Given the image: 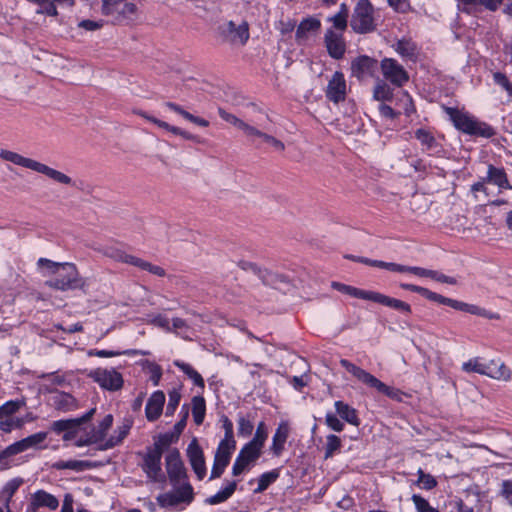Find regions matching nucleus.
I'll use <instances>...</instances> for the list:
<instances>
[{"label": "nucleus", "mask_w": 512, "mask_h": 512, "mask_svg": "<svg viewBox=\"0 0 512 512\" xmlns=\"http://www.w3.org/2000/svg\"><path fill=\"white\" fill-rule=\"evenodd\" d=\"M39 268L43 269L44 276H53L46 281V285L61 291L84 290L86 281L83 279L73 263H58L47 258H39Z\"/></svg>", "instance_id": "f257e3e1"}, {"label": "nucleus", "mask_w": 512, "mask_h": 512, "mask_svg": "<svg viewBox=\"0 0 512 512\" xmlns=\"http://www.w3.org/2000/svg\"><path fill=\"white\" fill-rule=\"evenodd\" d=\"M400 287L404 290H408L411 292H416L425 297L426 299L430 301L437 302L439 304L447 305L455 310L463 311L472 315L481 316L487 319H494L498 320L500 318V315L498 313H494L491 311L486 310L485 308L479 307L474 304H469L466 302H462L456 299L448 298L445 296H442L438 293L432 292L427 288L417 286L414 284H408V283H401Z\"/></svg>", "instance_id": "f03ea898"}, {"label": "nucleus", "mask_w": 512, "mask_h": 512, "mask_svg": "<svg viewBox=\"0 0 512 512\" xmlns=\"http://www.w3.org/2000/svg\"><path fill=\"white\" fill-rule=\"evenodd\" d=\"M220 421L224 429V438L219 442L216 449L210 480L221 477L236 448L232 421L225 415L221 416Z\"/></svg>", "instance_id": "7ed1b4c3"}, {"label": "nucleus", "mask_w": 512, "mask_h": 512, "mask_svg": "<svg viewBox=\"0 0 512 512\" xmlns=\"http://www.w3.org/2000/svg\"><path fill=\"white\" fill-rule=\"evenodd\" d=\"M445 113L449 116L455 128L465 134L483 138H490L495 135L492 126L478 120L464 110L453 107H444Z\"/></svg>", "instance_id": "20e7f679"}, {"label": "nucleus", "mask_w": 512, "mask_h": 512, "mask_svg": "<svg viewBox=\"0 0 512 512\" xmlns=\"http://www.w3.org/2000/svg\"><path fill=\"white\" fill-rule=\"evenodd\" d=\"M193 499V489L189 482L175 485L157 497L159 505L166 509L177 510L188 505Z\"/></svg>", "instance_id": "39448f33"}, {"label": "nucleus", "mask_w": 512, "mask_h": 512, "mask_svg": "<svg viewBox=\"0 0 512 512\" xmlns=\"http://www.w3.org/2000/svg\"><path fill=\"white\" fill-rule=\"evenodd\" d=\"M462 369L465 372H475L481 375H486L497 380H510L511 371L502 362L492 360L489 363H484L480 358H473L464 362Z\"/></svg>", "instance_id": "423d86ee"}, {"label": "nucleus", "mask_w": 512, "mask_h": 512, "mask_svg": "<svg viewBox=\"0 0 512 512\" xmlns=\"http://www.w3.org/2000/svg\"><path fill=\"white\" fill-rule=\"evenodd\" d=\"M340 365L345 368L349 373H351L358 381L367 385L368 387L374 388L379 393H382L392 399L398 397V391L394 388L386 385L378 378H376L371 373L362 369L361 367L356 366L346 359L340 360Z\"/></svg>", "instance_id": "0eeeda50"}, {"label": "nucleus", "mask_w": 512, "mask_h": 512, "mask_svg": "<svg viewBox=\"0 0 512 512\" xmlns=\"http://www.w3.org/2000/svg\"><path fill=\"white\" fill-rule=\"evenodd\" d=\"M374 7L369 0H359L354 8L350 26L356 32L365 34L375 28Z\"/></svg>", "instance_id": "6e6552de"}, {"label": "nucleus", "mask_w": 512, "mask_h": 512, "mask_svg": "<svg viewBox=\"0 0 512 512\" xmlns=\"http://www.w3.org/2000/svg\"><path fill=\"white\" fill-rule=\"evenodd\" d=\"M136 12V5L127 0H102V13L117 22L133 20Z\"/></svg>", "instance_id": "1a4fd4ad"}, {"label": "nucleus", "mask_w": 512, "mask_h": 512, "mask_svg": "<svg viewBox=\"0 0 512 512\" xmlns=\"http://www.w3.org/2000/svg\"><path fill=\"white\" fill-rule=\"evenodd\" d=\"M89 378L107 391H118L123 387L122 374L115 368H96L89 372Z\"/></svg>", "instance_id": "9d476101"}, {"label": "nucleus", "mask_w": 512, "mask_h": 512, "mask_svg": "<svg viewBox=\"0 0 512 512\" xmlns=\"http://www.w3.org/2000/svg\"><path fill=\"white\" fill-rule=\"evenodd\" d=\"M261 455V451L245 444L239 451L233 466V476H241L250 471L256 464Z\"/></svg>", "instance_id": "9b49d317"}, {"label": "nucleus", "mask_w": 512, "mask_h": 512, "mask_svg": "<svg viewBox=\"0 0 512 512\" xmlns=\"http://www.w3.org/2000/svg\"><path fill=\"white\" fill-rule=\"evenodd\" d=\"M381 72L387 81L397 87L403 86L409 80L404 67L392 58H384L381 61Z\"/></svg>", "instance_id": "f8f14e48"}, {"label": "nucleus", "mask_w": 512, "mask_h": 512, "mask_svg": "<svg viewBox=\"0 0 512 512\" xmlns=\"http://www.w3.org/2000/svg\"><path fill=\"white\" fill-rule=\"evenodd\" d=\"M186 455L190 466L198 479H203L207 475V467L205 463L204 452L200 447L196 438L188 444Z\"/></svg>", "instance_id": "ddd939ff"}, {"label": "nucleus", "mask_w": 512, "mask_h": 512, "mask_svg": "<svg viewBox=\"0 0 512 512\" xmlns=\"http://www.w3.org/2000/svg\"><path fill=\"white\" fill-rule=\"evenodd\" d=\"M414 135L420 142L422 150L428 155L440 157L444 154L442 143L429 129L419 128L415 131Z\"/></svg>", "instance_id": "4468645a"}, {"label": "nucleus", "mask_w": 512, "mask_h": 512, "mask_svg": "<svg viewBox=\"0 0 512 512\" xmlns=\"http://www.w3.org/2000/svg\"><path fill=\"white\" fill-rule=\"evenodd\" d=\"M165 467L170 480H185L187 478V469L178 449L174 448L168 451L165 457Z\"/></svg>", "instance_id": "2eb2a0df"}, {"label": "nucleus", "mask_w": 512, "mask_h": 512, "mask_svg": "<svg viewBox=\"0 0 512 512\" xmlns=\"http://www.w3.org/2000/svg\"><path fill=\"white\" fill-rule=\"evenodd\" d=\"M325 46L328 54L334 59H341L346 50L343 33H338L333 29H328L324 36Z\"/></svg>", "instance_id": "dca6fc26"}, {"label": "nucleus", "mask_w": 512, "mask_h": 512, "mask_svg": "<svg viewBox=\"0 0 512 512\" xmlns=\"http://www.w3.org/2000/svg\"><path fill=\"white\" fill-rule=\"evenodd\" d=\"M346 96V81L341 72L336 71L332 78L329 80L326 97L334 102L339 103L345 99Z\"/></svg>", "instance_id": "f3484780"}, {"label": "nucleus", "mask_w": 512, "mask_h": 512, "mask_svg": "<svg viewBox=\"0 0 512 512\" xmlns=\"http://www.w3.org/2000/svg\"><path fill=\"white\" fill-rule=\"evenodd\" d=\"M223 31L227 34L230 42L234 44L244 45L249 39V26L246 21H242L238 25L229 21Z\"/></svg>", "instance_id": "a211bd4d"}, {"label": "nucleus", "mask_w": 512, "mask_h": 512, "mask_svg": "<svg viewBox=\"0 0 512 512\" xmlns=\"http://www.w3.org/2000/svg\"><path fill=\"white\" fill-rule=\"evenodd\" d=\"M164 404V392L161 390L154 391L149 397L145 407V416L147 420L150 422L157 420L162 414Z\"/></svg>", "instance_id": "6ab92c4d"}, {"label": "nucleus", "mask_w": 512, "mask_h": 512, "mask_svg": "<svg viewBox=\"0 0 512 512\" xmlns=\"http://www.w3.org/2000/svg\"><path fill=\"white\" fill-rule=\"evenodd\" d=\"M59 506L58 499L43 490L36 491L31 497V503L28 512H35L39 507H46L50 510H56Z\"/></svg>", "instance_id": "aec40b11"}, {"label": "nucleus", "mask_w": 512, "mask_h": 512, "mask_svg": "<svg viewBox=\"0 0 512 512\" xmlns=\"http://www.w3.org/2000/svg\"><path fill=\"white\" fill-rule=\"evenodd\" d=\"M290 427L288 422L281 421L272 437L270 450L273 455L280 456L284 450L285 443L289 437Z\"/></svg>", "instance_id": "412c9836"}, {"label": "nucleus", "mask_w": 512, "mask_h": 512, "mask_svg": "<svg viewBox=\"0 0 512 512\" xmlns=\"http://www.w3.org/2000/svg\"><path fill=\"white\" fill-rule=\"evenodd\" d=\"M51 404L56 410L62 412L74 411L79 407L77 400L66 392H55L51 396Z\"/></svg>", "instance_id": "4be33fe9"}, {"label": "nucleus", "mask_w": 512, "mask_h": 512, "mask_svg": "<svg viewBox=\"0 0 512 512\" xmlns=\"http://www.w3.org/2000/svg\"><path fill=\"white\" fill-rule=\"evenodd\" d=\"M94 413L95 409L93 408L90 409L87 413H85L82 417L54 421L51 424V429L58 434L64 433L66 430L72 429L75 426H81L84 422L89 421Z\"/></svg>", "instance_id": "5701e85b"}, {"label": "nucleus", "mask_w": 512, "mask_h": 512, "mask_svg": "<svg viewBox=\"0 0 512 512\" xmlns=\"http://www.w3.org/2000/svg\"><path fill=\"white\" fill-rule=\"evenodd\" d=\"M370 301L382 304L384 306L393 308L395 310H398V311H401V312H404L407 314L411 313V306L408 303H406L402 300H398V299L386 296V295L376 292V291L372 292Z\"/></svg>", "instance_id": "b1692460"}, {"label": "nucleus", "mask_w": 512, "mask_h": 512, "mask_svg": "<svg viewBox=\"0 0 512 512\" xmlns=\"http://www.w3.org/2000/svg\"><path fill=\"white\" fill-rule=\"evenodd\" d=\"M0 158L4 161L30 169L32 171H35L38 164V161L34 159L24 157L19 153L5 149L0 150Z\"/></svg>", "instance_id": "393cba45"}, {"label": "nucleus", "mask_w": 512, "mask_h": 512, "mask_svg": "<svg viewBox=\"0 0 512 512\" xmlns=\"http://www.w3.org/2000/svg\"><path fill=\"white\" fill-rule=\"evenodd\" d=\"M485 180H487L488 183L496 185L499 188V190L512 189V186L508 181L507 174L503 168H498L493 165H489Z\"/></svg>", "instance_id": "a878e982"}, {"label": "nucleus", "mask_w": 512, "mask_h": 512, "mask_svg": "<svg viewBox=\"0 0 512 512\" xmlns=\"http://www.w3.org/2000/svg\"><path fill=\"white\" fill-rule=\"evenodd\" d=\"M132 424V420L124 419L122 424L115 429L113 435H111L107 441L101 445V449H110L120 444L129 434Z\"/></svg>", "instance_id": "bb28decb"}, {"label": "nucleus", "mask_w": 512, "mask_h": 512, "mask_svg": "<svg viewBox=\"0 0 512 512\" xmlns=\"http://www.w3.org/2000/svg\"><path fill=\"white\" fill-rule=\"evenodd\" d=\"M458 5L463 8L467 13L475 11L478 7L482 6L489 11H496L503 0H457Z\"/></svg>", "instance_id": "cd10ccee"}, {"label": "nucleus", "mask_w": 512, "mask_h": 512, "mask_svg": "<svg viewBox=\"0 0 512 512\" xmlns=\"http://www.w3.org/2000/svg\"><path fill=\"white\" fill-rule=\"evenodd\" d=\"M162 454L159 450L151 449L144 457V470L148 477L155 478L161 470Z\"/></svg>", "instance_id": "c85d7f7f"}, {"label": "nucleus", "mask_w": 512, "mask_h": 512, "mask_svg": "<svg viewBox=\"0 0 512 512\" xmlns=\"http://www.w3.org/2000/svg\"><path fill=\"white\" fill-rule=\"evenodd\" d=\"M331 287L350 297L370 301L372 290H363L354 286L346 285L340 282H332Z\"/></svg>", "instance_id": "c756f323"}, {"label": "nucleus", "mask_w": 512, "mask_h": 512, "mask_svg": "<svg viewBox=\"0 0 512 512\" xmlns=\"http://www.w3.org/2000/svg\"><path fill=\"white\" fill-rule=\"evenodd\" d=\"M35 172L43 174V175L47 176L48 178H50L60 184H64V185H72L73 184L72 179L68 175H66L63 172L58 171L54 168H51L39 161H38L37 167L35 169Z\"/></svg>", "instance_id": "7c9ffc66"}, {"label": "nucleus", "mask_w": 512, "mask_h": 512, "mask_svg": "<svg viewBox=\"0 0 512 512\" xmlns=\"http://www.w3.org/2000/svg\"><path fill=\"white\" fill-rule=\"evenodd\" d=\"M334 407L336 410V413L340 416L341 419L348 422L351 425L358 426L360 424V420L357 415V411L348 405L347 403H344L343 401H336L334 403Z\"/></svg>", "instance_id": "2f4dec72"}, {"label": "nucleus", "mask_w": 512, "mask_h": 512, "mask_svg": "<svg viewBox=\"0 0 512 512\" xmlns=\"http://www.w3.org/2000/svg\"><path fill=\"white\" fill-rule=\"evenodd\" d=\"M97 250L103 255L112 258L115 261L123 262L126 264H130V258H133V255L125 253L120 248L114 245H103L97 248Z\"/></svg>", "instance_id": "473e14b6"}, {"label": "nucleus", "mask_w": 512, "mask_h": 512, "mask_svg": "<svg viewBox=\"0 0 512 512\" xmlns=\"http://www.w3.org/2000/svg\"><path fill=\"white\" fill-rule=\"evenodd\" d=\"M321 27V22L317 18L308 17L303 19L297 27L296 39L302 41L306 39L307 34L311 31H317Z\"/></svg>", "instance_id": "72a5a7b5"}, {"label": "nucleus", "mask_w": 512, "mask_h": 512, "mask_svg": "<svg viewBox=\"0 0 512 512\" xmlns=\"http://www.w3.org/2000/svg\"><path fill=\"white\" fill-rule=\"evenodd\" d=\"M373 65H374V61L371 58H369L368 56L358 57L357 59H355L352 62V65H351L352 73L356 77L362 78L371 71V69L373 68Z\"/></svg>", "instance_id": "f704fd0d"}, {"label": "nucleus", "mask_w": 512, "mask_h": 512, "mask_svg": "<svg viewBox=\"0 0 512 512\" xmlns=\"http://www.w3.org/2000/svg\"><path fill=\"white\" fill-rule=\"evenodd\" d=\"M165 106L167 108H169L170 110H172L173 112L181 115L184 119L198 125V126H201V127H208L209 126V122L204 119V118H201V117H198V116H194L193 114L189 113L188 111L184 110L180 105L176 104V103H173V102H167L165 104Z\"/></svg>", "instance_id": "c9c22d12"}, {"label": "nucleus", "mask_w": 512, "mask_h": 512, "mask_svg": "<svg viewBox=\"0 0 512 512\" xmlns=\"http://www.w3.org/2000/svg\"><path fill=\"white\" fill-rule=\"evenodd\" d=\"M26 450L27 448L24 444L23 439L6 447L3 451L0 452V469L3 470L8 467V464L6 462H3L4 460L16 454L22 453Z\"/></svg>", "instance_id": "e433bc0d"}, {"label": "nucleus", "mask_w": 512, "mask_h": 512, "mask_svg": "<svg viewBox=\"0 0 512 512\" xmlns=\"http://www.w3.org/2000/svg\"><path fill=\"white\" fill-rule=\"evenodd\" d=\"M190 327L186 320L180 317L172 318L169 333H174L184 340H191L189 336Z\"/></svg>", "instance_id": "4c0bfd02"}, {"label": "nucleus", "mask_w": 512, "mask_h": 512, "mask_svg": "<svg viewBox=\"0 0 512 512\" xmlns=\"http://www.w3.org/2000/svg\"><path fill=\"white\" fill-rule=\"evenodd\" d=\"M206 403L202 396H194L192 398V415L195 424L201 425L205 418Z\"/></svg>", "instance_id": "58836bf2"}, {"label": "nucleus", "mask_w": 512, "mask_h": 512, "mask_svg": "<svg viewBox=\"0 0 512 512\" xmlns=\"http://www.w3.org/2000/svg\"><path fill=\"white\" fill-rule=\"evenodd\" d=\"M130 260H131L130 265L136 266V267L140 268L141 270L148 271L149 273L154 274L159 277L165 276V270L158 265H154V264L147 262V261H145L141 258H138L136 256H133V258H130Z\"/></svg>", "instance_id": "ea45409f"}, {"label": "nucleus", "mask_w": 512, "mask_h": 512, "mask_svg": "<svg viewBox=\"0 0 512 512\" xmlns=\"http://www.w3.org/2000/svg\"><path fill=\"white\" fill-rule=\"evenodd\" d=\"M105 434L102 433L97 427H94L88 432L85 437L81 436L75 441L77 447H83L89 444L99 443L103 441Z\"/></svg>", "instance_id": "a19ab883"}, {"label": "nucleus", "mask_w": 512, "mask_h": 512, "mask_svg": "<svg viewBox=\"0 0 512 512\" xmlns=\"http://www.w3.org/2000/svg\"><path fill=\"white\" fill-rule=\"evenodd\" d=\"M26 405L25 399L9 400L0 406V418L14 416Z\"/></svg>", "instance_id": "79ce46f5"}, {"label": "nucleus", "mask_w": 512, "mask_h": 512, "mask_svg": "<svg viewBox=\"0 0 512 512\" xmlns=\"http://www.w3.org/2000/svg\"><path fill=\"white\" fill-rule=\"evenodd\" d=\"M26 421V419L15 415L0 418V430L5 433H10L12 430L22 428Z\"/></svg>", "instance_id": "37998d69"}, {"label": "nucleus", "mask_w": 512, "mask_h": 512, "mask_svg": "<svg viewBox=\"0 0 512 512\" xmlns=\"http://www.w3.org/2000/svg\"><path fill=\"white\" fill-rule=\"evenodd\" d=\"M373 97L377 101H390L393 97V90L384 80H379L374 87Z\"/></svg>", "instance_id": "c03bdc74"}, {"label": "nucleus", "mask_w": 512, "mask_h": 512, "mask_svg": "<svg viewBox=\"0 0 512 512\" xmlns=\"http://www.w3.org/2000/svg\"><path fill=\"white\" fill-rule=\"evenodd\" d=\"M236 490V482H230L223 489L218 491L216 494L210 496L206 499V502L209 504H219L226 501Z\"/></svg>", "instance_id": "a18cd8bd"}, {"label": "nucleus", "mask_w": 512, "mask_h": 512, "mask_svg": "<svg viewBox=\"0 0 512 512\" xmlns=\"http://www.w3.org/2000/svg\"><path fill=\"white\" fill-rule=\"evenodd\" d=\"M268 433L266 429V425L264 422H260L256 428V432L252 440H250L247 445L262 451V448L264 446V443L267 439Z\"/></svg>", "instance_id": "49530a36"}, {"label": "nucleus", "mask_w": 512, "mask_h": 512, "mask_svg": "<svg viewBox=\"0 0 512 512\" xmlns=\"http://www.w3.org/2000/svg\"><path fill=\"white\" fill-rule=\"evenodd\" d=\"M395 51L404 58L412 59L416 55V45L410 40L402 39L395 44Z\"/></svg>", "instance_id": "de8ad7c7"}, {"label": "nucleus", "mask_w": 512, "mask_h": 512, "mask_svg": "<svg viewBox=\"0 0 512 512\" xmlns=\"http://www.w3.org/2000/svg\"><path fill=\"white\" fill-rule=\"evenodd\" d=\"M47 436H48L47 432L41 431V432L32 434L26 438H23V441H24V444H25L27 450L28 449H41V448L45 447L43 445V443L47 439Z\"/></svg>", "instance_id": "09e8293b"}, {"label": "nucleus", "mask_w": 512, "mask_h": 512, "mask_svg": "<svg viewBox=\"0 0 512 512\" xmlns=\"http://www.w3.org/2000/svg\"><path fill=\"white\" fill-rule=\"evenodd\" d=\"M89 466L88 462L78 460L58 461L53 464V467L58 470L70 469L75 471H83Z\"/></svg>", "instance_id": "8fccbe9b"}, {"label": "nucleus", "mask_w": 512, "mask_h": 512, "mask_svg": "<svg viewBox=\"0 0 512 512\" xmlns=\"http://www.w3.org/2000/svg\"><path fill=\"white\" fill-rule=\"evenodd\" d=\"M177 435L174 433H164L157 437V439L154 442V450H159V452L162 454V451L169 447L172 443L176 442Z\"/></svg>", "instance_id": "3c124183"}, {"label": "nucleus", "mask_w": 512, "mask_h": 512, "mask_svg": "<svg viewBox=\"0 0 512 512\" xmlns=\"http://www.w3.org/2000/svg\"><path fill=\"white\" fill-rule=\"evenodd\" d=\"M341 447V439L334 435L329 434L326 437V444H325V458H330L334 455V453L339 450Z\"/></svg>", "instance_id": "603ef678"}, {"label": "nucleus", "mask_w": 512, "mask_h": 512, "mask_svg": "<svg viewBox=\"0 0 512 512\" xmlns=\"http://www.w3.org/2000/svg\"><path fill=\"white\" fill-rule=\"evenodd\" d=\"M492 76L494 83L505 90L509 96H512V83L508 77L502 72H494Z\"/></svg>", "instance_id": "864d4df0"}, {"label": "nucleus", "mask_w": 512, "mask_h": 512, "mask_svg": "<svg viewBox=\"0 0 512 512\" xmlns=\"http://www.w3.org/2000/svg\"><path fill=\"white\" fill-rule=\"evenodd\" d=\"M149 320H148V323L158 327V328H161L163 329L165 332H168L170 331V321L169 319L163 315V314H154V315H150L149 316Z\"/></svg>", "instance_id": "5fc2aeb1"}, {"label": "nucleus", "mask_w": 512, "mask_h": 512, "mask_svg": "<svg viewBox=\"0 0 512 512\" xmlns=\"http://www.w3.org/2000/svg\"><path fill=\"white\" fill-rule=\"evenodd\" d=\"M146 368L150 374V380L153 385H159L160 379L162 377V368L153 362H146Z\"/></svg>", "instance_id": "6e6d98bb"}, {"label": "nucleus", "mask_w": 512, "mask_h": 512, "mask_svg": "<svg viewBox=\"0 0 512 512\" xmlns=\"http://www.w3.org/2000/svg\"><path fill=\"white\" fill-rule=\"evenodd\" d=\"M254 429L253 423L246 419L243 416H240L238 419V435L242 437H248L251 435L252 431Z\"/></svg>", "instance_id": "4d7b16f0"}, {"label": "nucleus", "mask_w": 512, "mask_h": 512, "mask_svg": "<svg viewBox=\"0 0 512 512\" xmlns=\"http://www.w3.org/2000/svg\"><path fill=\"white\" fill-rule=\"evenodd\" d=\"M326 425L336 432H341L344 429L343 422L332 412H327L325 415Z\"/></svg>", "instance_id": "13d9d810"}, {"label": "nucleus", "mask_w": 512, "mask_h": 512, "mask_svg": "<svg viewBox=\"0 0 512 512\" xmlns=\"http://www.w3.org/2000/svg\"><path fill=\"white\" fill-rule=\"evenodd\" d=\"M328 21L333 24V28L338 30V33H343L347 28V17L344 14H338L328 18Z\"/></svg>", "instance_id": "bf43d9fd"}, {"label": "nucleus", "mask_w": 512, "mask_h": 512, "mask_svg": "<svg viewBox=\"0 0 512 512\" xmlns=\"http://www.w3.org/2000/svg\"><path fill=\"white\" fill-rule=\"evenodd\" d=\"M399 100L402 103V108L407 116H410L413 112H415L412 97L407 91L401 92V97Z\"/></svg>", "instance_id": "052dcab7"}, {"label": "nucleus", "mask_w": 512, "mask_h": 512, "mask_svg": "<svg viewBox=\"0 0 512 512\" xmlns=\"http://www.w3.org/2000/svg\"><path fill=\"white\" fill-rule=\"evenodd\" d=\"M19 487V482H8L3 488L0 498L6 502V506H8V502L10 501L12 495Z\"/></svg>", "instance_id": "680f3d73"}, {"label": "nucleus", "mask_w": 512, "mask_h": 512, "mask_svg": "<svg viewBox=\"0 0 512 512\" xmlns=\"http://www.w3.org/2000/svg\"><path fill=\"white\" fill-rule=\"evenodd\" d=\"M219 116L226 122L234 125L235 127L239 128L241 130L244 121L236 117L235 115L226 112L224 109L218 110Z\"/></svg>", "instance_id": "e2e57ef3"}, {"label": "nucleus", "mask_w": 512, "mask_h": 512, "mask_svg": "<svg viewBox=\"0 0 512 512\" xmlns=\"http://www.w3.org/2000/svg\"><path fill=\"white\" fill-rule=\"evenodd\" d=\"M488 183L487 180H485V177L481 178L480 181L474 183L471 186V193L475 198H478V193H483L486 197L489 196L488 188L486 184Z\"/></svg>", "instance_id": "0e129e2a"}, {"label": "nucleus", "mask_w": 512, "mask_h": 512, "mask_svg": "<svg viewBox=\"0 0 512 512\" xmlns=\"http://www.w3.org/2000/svg\"><path fill=\"white\" fill-rule=\"evenodd\" d=\"M241 130L245 133V135L247 137H250L252 140H254L255 138H259V139H263L265 133L258 130L257 128L247 124L244 122Z\"/></svg>", "instance_id": "69168bd1"}, {"label": "nucleus", "mask_w": 512, "mask_h": 512, "mask_svg": "<svg viewBox=\"0 0 512 512\" xmlns=\"http://www.w3.org/2000/svg\"><path fill=\"white\" fill-rule=\"evenodd\" d=\"M238 266L245 271H251L259 277H263V271L255 263L241 260L238 262Z\"/></svg>", "instance_id": "338daca9"}, {"label": "nucleus", "mask_w": 512, "mask_h": 512, "mask_svg": "<svg viewBox=\"0 0 512 512\" xmlns=\"http://www.w3.org/2000/svg\"><path fill=\"white\" fill-rule=\"evenodd\" d=\"M262 141L273 147L276 151L282 152L285 149V145L283 142L266 133Z\"/></svg>", "instance_id": "774afa93"}]
</instances>
